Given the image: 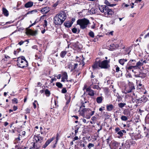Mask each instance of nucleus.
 Segmentation results:
<instances>
[{
	"label": "nucleus",
	"instance_id": "1",
	"mask_svg": "<svg viewBox=\"0 0 149 149\" xmlns=\"http://www.w3.org/2000/svg\"><path fill=\"white\" fill-rule=\"evenodd\" d=\"M66 18L65 12L62 11L56 15L54 18V23L55 25H58L61 24Z\"/></svg>",
	"mask_w": 149,
	"mask_h": 149
},
{
	"label": "nucleus",
	"instance_id": "2",
	"mask_svg": "<svg viewBox=\"0 0 149 149\" xmlns=\"http://www.w3.org/2000/svg\"><path fill=\"white\" fill-rule=\"evenodd\" d=\"M99 8L100 12L103 13V15L105 17H111L114 13L113 11L106 5L100 6Z\"/></svg>",
	"mask_w": 149,
	"mask_h": 149
},
{
	"label": "nucleus",
	"instance_id": "3",
	"mask_svg": "<svg viewBox=\"0 0 149 149\" xmlns=\"http://www.w3.org/2000/svg\"><path fill=\"white\" fill-rule=\"evenodd\" d=\"M90 24L89 20L85 18L79 19L77 21V24L79 25L80 28L82 29L86 28L88 25Z\"/></svg>",
	"mask_w": 149,
	"mask_h": 149
},
{
	"label": "nucleus",
	"instance_id": "4",
	"mask_svg": "<svg viewBox=\"0 0 149 149\" xmlns=\"http://www.w3.org/2000/svg\"><path fill=\"white\" fill-rule=\"evenodd\" d=\"M17 65L19 67L24 68L28 66V63L25 57L22 56L18 58L17 60Z\"/></svg>",
	"mask_w": 149,
	"mask_h": 149
},
{
	"label": "nucleus",
	"instance_id": "5",
	"mask_svg": "<svg viewBox=\"0 0 149 149\" xmlns=\"http://www.w3.org/2000/svg\"><path fill=\"white\" fill-rule=\"evenodd\" d=\"M100 62V68H101L107 69L110 68V65L109 64L110 60H104Z\"/></svg>",
	"mask_w": 149,
	"mask_h": 149
},
{
	"label": "nucleus",
	"instance_id": "6",
	"mask_svg": "<svg viewBox=\"0 0 149 149\" xmlns=\"http://www.w3.org/2000/svg\"><path fill=\"white\" fill-rule=\"evenodd\" d=\"M62 74V77H61V81L64 82L66 80H67V81L68 82H71L72 83L73 82L74 83V81L73 80H68V75L67 72H63L61 73Z\"/></svg>",
	"mask_w": 149,
	"mask_h": 149
},
{
	"label": "nucleus",
	"instance_id": "7",
	"mask_svg": "<svg viewBox=\"0 0 149 149\" xmlns=\"http://www.w3.org/2000/svg\"><path fill=\"white\" fill-rule=\"evenodd\" d=\"M83 89V90H86V91L88 92V95L90 96H93L94 95L95 93L94 91L92 90L90 87H87L86 84L84 86Z\"/></svg>",
	"mask_w": 149,
	"mask_h": 149
},
{
	"label": "nucleus",
	"instance_id": "8",
	"mask_svg": "<svg viewBox=\"0 0 149 149\" xmlns=\"http://www.w3.org/2000/svg\"><path fill=\"white\" fill-rule=\"evenodd\" d=\"M120 144L119 143L115 141H112L111 143V149H118V146Z\"/></svg>",
	"mask_w": 149,
	"mask_h": 149
},
{
	"label": "nucleus",
	"instance_id": "9",
	"mask_svg": "<svg viewBox=\"0 0 149 149\" xmlns=\"http://www.w3.org/2000/svg\"><path fill=\"white\" fill-rule=\"evenodd\" d=\"M127 86H125V89L127 93L131 92L132 90L135 89L134 86L133 84H127Z\"/></svg>",
	"mask_w": 149,
	"mask_h": 149
},
{
	"label": "nucleus",
	"instance_id": "10",
	"mask_svg": "<svg viewBox=\"0 0 149 149\" xmlns=\"http://www.w3.org/2000/svg\"><path fill=\"white\" fill-rule=\"evenodd\" d=\"M109 46V47H108L109 49L111 51H113L115 49L118 48L119 46V45L117 43H115L111 44Z\"/></svg>",
	"mask_w": 149,
	"mask_h": 149
},
{
	"label": "nucleus",
	"instance_id": "11",
	"mask_svg": "<svg viewBox=\"0 0 149 149\" xmlns=\"http://www.w3.org/2000/svg\"><path fill=\"white\" fill-rule=\"evenodd\" d=\"M55 137H54L52 138L48 139L45 143V144L42 146V148H45L49 145V143L51 142L54 140L55 139Z\"/></svg>",
	"mask_w": 149,
	"mask_h": 149
},
{
	"label": "nucleus",
	"instance_id": "12",
	"mask_svg": "<svg viewBox=\"0 0 149 149\" xmlns=\"http://www.w3.org/2000/svg\"><path fill=\"white\" fill-rule=\"evenodd\" d=\"M27 34H29L33 36H36L37 34V31L35 30L34 31L31 29H29L26 32Z\"/></svg>",
	"mask_w": 149,
	"mask_h": 149
},
{
	"label": "nucleus",
	"instance_id": "13",
	"mask_svg": "<svg viewBox=\"0 0 149 149\" xmlns=\"http://www.w3.org/2000/svg\"><path fill=\"white\" fill-rule=\"evenodd\" d=\"M100 61H95L94 64L92 65V67L93 69H95L100 68Z\"/></svg>",
	"mask_w": 149,
	"mask_h": 149
},
{
	"label": "nucleus",
	"instance_id": "14",
	"mask_svg": "<svg viewBox=\"0 0 149 149\" xmlns=\"http://www.w3.org/2000/svg\"><path fill=\"white\" fill-rule=\"evenodd\" d=\"M49 10V8L46 6L42 8L40 11L42 14H45L47 13Z\"/></svg>",
	"mask_w": 149,
	"mask_h": 149
},
{
	"label": "nucleus",
	"instance_id": "15",
	"mask_svg": "<svg viewBox=\"0 0 149 149\" xmlns=\"http://www.w3.org/2000/svg\"><path fill=\"white\" fill-rule=\"evenodd\" d=\"M136 62V60L135 59L130 60L128 63V65L134 66L135 63Z\"/></svg>",
	"mask_w": 149,
	"mask_h": 149
},
{
	"label": "nucleus",
	"instance_id": "16",
	"mask_svg": "<svg viewBox=\"0 0 149 149\" xmlns=\"http://www.w3.org/2000/svg\"><path fill=\"white\" fill-rule=\"evenodd\" d=\"M33 2H28L25 4L24 7L26 8H30L33 5Z\"/></svg>",
	"mask_w": 149,
	"mask_h": 149
},
{
	"label": "nucleus",
	"instance_id": "17",
	"mask_svg": "<svg viewBox=\"0 0 149 149\" xmlns=\"http://www.w3.org/2000/svg\"><path fill=\"white\" fill-rule=\"evenodd\" d=\"M3 14L6 17H8L9 15V13L8 10L5 8H2Z\"/></svg>",
	"mask_w": 149,
	"mask_h": 149
},
{
	"label": "nucleus",
	"instance_id": "18",
	"mask_svg": "<svg viewBox=\"0 0 149 149\" xmlns=\"http://www.w3.org/2000/svg\"><path fill=\"white\" fill-rule=\"evenodd\" d=\"M35 138L37 142L38 141H39L41 143L43 141V138L39 135L36 136Z\"/></svg>",
	"mask_w": 149,
	"mask_h": 149
},
{
	"label": "nucleus",
	"instance_id": "19",
	"mask_svg": "<svg viewBox=\"0 0 149 149\" xmlns=\"http://www.w3.org/2000/svg\"><path fill=\"white\" fill-rule=\"evenodd\" d=\"M79 43V42L77 41L75 42L72 43V46L75 49H77L79 48V46L78 45Z\"/></svg>",
	"mask_w": 149,
	"mask_h": 149
},
{
	"label": "nucleus",
	"instance_id": "20",
	"mask_svg": "<svg viewBox=\"0 0 149 149\" xmlns=\"http://www.w3.org/2000/svg\"><path fill=\"white\" fill-rule=\"evenodd\" d=\"M40 147V146L37 145V142H36L33 143V147L32 148H30V149H31L32 148H36V149H38Z\"/></svg>",
	"mask_w": 149,
	"mask_h": 149
},
{
	"label": "nucleus",
	"instance_id": "21",
	"mask_svg": "<svg viewBox=\"0 0 149 149\" xmlns=\"http://www.w3.org/2000/svg\"><path fill=\"white\" fill-rule=\"evenodd\" d=\"M114 108L113 105L111 104L108 105L107 106V111H111Z\"/></svg>",
	"mask_w": 149,
	"mask_h": 149
},
{
	"label": "nucleus",
	"instance_id": "22",
	"mask_svg": "<svg viewBox=\"0 0 149 149\" xmlns=\"http://www.w3.org/2000/svg\"><path fill=\"white\" fill-rule=\"evenodd\" d=\"M105 3L106 5L111 7H113L116 5V4H111L108 1L106 0L104 2Z\"/></svg>",
	"mask_w": 149,
	"mask_h": 149
},
{
	"label": "nucleus",
	"instance_id": "23",
	"mask_svg": "<svg viewBox=\"0 0 149 149\" xmlns=\"http://www.w3.org/2000/svg\"><path fill=\"white\" fill-rule=\"evenodd\" d=\"M89 105V102L87 101H85L84 103H82V105L81 107H80V108H81L82 107H87Z\"/></svg>",
	"mask_w": 149,
	"mask_h": 149
},
{
	"label": "nucleus",
	"instance_id": "24",
	"mask_svg": "<svg viewBox=\"0 0 149 149\" xmlns=\"http://www.w3.org/2000/svg\"><path fill=\"white\" fill-rule=\"evenodd\" d=\"M127 61V60L125 59H121L119 60V63L121 65H123L125 62Z\"/></svg>",
	"mask_w": 149,
	"mask_h": 149
},
{
	"label": "nucleus",
	"instance_id": "25",
	"mask_svg": "<svg viewBox=\"0 0 149 149\" xmlns=\"http://www.w3.org/2000/svg\"><path fill=\"white\" fill-rule=\"evenodd\" d=\"M103 98L102 96L97 97L96 98V101L98 103H101L102 101Z\"/></svg>",
	"mask_w": 149,
	"mask_h": 149
},
{
	"label": "nucleus",
	"instance_id": "26",
	"mask_svg": "<svg viewBox=\"0 0 149 149\" xmlns=\"http://www.w3.org/2000/svg\"><path fill=\"white\" fill-rule=\"evenodd\" d=\"M134 68H135L134 66L128 65V64H127V65L126 66V69L127 72H128L127 70H130Z\"/></svg>",
	"mask_w": 149,
	"mask_h": 149
},
{
	"label": "nucleus",
	"instance_id": "27",
	"mask_svg": "<svg viewBox=\"0 0 149 149\" xmlns=\"http://www.w3.org/2000/svg\"><path fill=\"white\" fill-rule=\"evenodd\" d=\"M72 25V23H71L70 22L68 21L66 22L65 23V27L67 28L70 27Z\"/></svg>",
	"mask_w": 149,
	"mask_h": 149
},
{
	"label": "nucleus",
	"instance_id": "28",
	"mask_svg": "<svg viewBox=\"0 0 149 149\" xmlns=\"http://www.w3.org/2000/svg\"><path fill=\"white\" fill-rule=\"evenodd\" d=\"M67 53V52L66 51H62L60 53V56L63 58L65 56Z\"/></svg>",
	"mask_w": 149,
	"mask_h": 149
},
{
	"label": "nucleus",
	"instance_id": "29",
	"mask_svg": "<svg viewBox=\"0 0 149 149\" xmlns=\"http://www.w3.org/2000/svg\"><path fill=\"white\" fill-rule=\"evenodd\" d=\"M79 128V126H78V125H76V126L75 127V134H74V136H76L77 135V134L78 132V130Z\"/></svg>",
	"mask_w": 149,
	"mask_h": 149
},
{
	"label": "nucleus",
	"instance_id": "30",
	"mask_svg": "<svg viewBox=\"0 0 149 149\" xmlns=\"http://www.w3.org/2000/svg\"><path fill=\"white\" fill-rule=\"evenodd\" d=\"M97 80L95 78L92 79L91 81L92 84H99V83L97 82Z\"/></svg>",
	"mask_w": 149,
	"mask_h": 149
},
{
	"label": "nucleus",
	"instance_id": "31",
	"mask_svg": "<svg viewBox=\"0 0 149 149\" xmlns=\"http://www.w3.org/2000/svg\"><path fill=\"white\" fill-rule=\"evenodd\" d=\"M45 93L47 97L49 96L50 94V92L47 89L45 90Z\"/></svg>",
	"mask_w": 149,
	"mask_h": 149
},
{
	"label": "nucleus",
	"instance_id": "32",
	"mask_svg": "<svg viewBox=\"0 0 149 149\" xmlns=\"http://www.w3.org/2000/svg\"><path fill=\"white\" fill-rule=\"evenodd\" d=\"M82 111H83V113H84V115H85V114L87 111H88V112H89V111H91V109H87L86 108H84L82 109Z\"/></svg>",
	"mask_w": 149,
	"mask_h": 149
},
{
	"label": "nucleus",
	"instance_id": "33",
	"mask_svg": "<svg viewBox=\"0 0 149 149\" xmlns=\"http://www.w3.org/2000/svg\"><path fill=\"white\" fill-rule=\"evenodd\" d=\"M141 63L140 61H139L136 63V64L135 65H134V67L135 69H137L139 67L141 66Z\"/></svg>",
	"mask_w": 149,
	"mask_h": 149
},
{
	"label": "nucleus",
	"instance_id": "34",
	"mask_svg": "<svg viewBox=\"0 0 149 149\" xmlns=\"http://www.w3.org/2000/svg\"><path fill=\"white\" fill-rule=\"evenodd\" d=\"M120 118L122 120L124 121H126L128 119L127 117V116H122Z\"/></svg>",
	"mask_w": 149,
	"mask_h": 149
},
{
	"label": "nucleus",
	"instance_id": "35",
	"mask_svg": "<svg viewBox=\"0 0 149 149\" xmlns=\"http://www.w3.org/2000/svg\"><path fill=\"white\" fill-rule=\"evenodd\" d=\"M94 146V143H88L87 147L89 149H91L92 147Z\"/></svg>",
	"mask_w": 149,
	"mask_h": 149
},
{
	"label": "nucleus",
	"instance_id": "36",
	"mask_svg": "<svg viewBox=\"0 0 149 149\" xmlns=\"http://www.w3.org/2000/svg\"><path fill=\"white\" fill-rule=\"evenodd\" d=\"M89 35L92 38L94 37V34L93 32L92 31H90L88 33Z\"/></svg>",
	"mask_w": 149,
	"mask_h": 149
},
{
	"label": "nucleus",
	"instance_id": "37",
	"mask_svg": "<svg viewBox=\"0 0 149 149\" xmlns=\"http://www.w3.org/2000/svg\"><path fill=\"white\" fill-rule=\"evenodd\" d=\"M54 77H52V78L50 82L51 83H52L54 81H56V77H54Z\"/></svg>",
	"mask_w": 149,
	"mask_h": 149
},
{
	"label": "nucleus",
	"instance_id": "38",
	"mask_svg": "<svg viewBox=\"0 0 149 149\" xmlns=\"http://www.w3.org/2000/svg\"><path fill=\"white\" fill-rule=\"evenodd\" d=\"M126 105L125 103H120L118 104V106L120 108H123Z\"/></svg>",
	"mask_w": 149,
	"mask_h": 149
},
{
	"label": "nucleus",
	"instance_id": "39",
	"mask_svg": "<svg viewBox=\"0 0 149 149\" xmlns=\"http://www.w3.org/2000/svg\"><path fill=\"white\" fill-rule=\"evenodd\" d=\"M117 134L119 135V136H118L119 138L122 137L123 135L121 130L120 131L118 132Z\"/></svg>",
	"mask_w": 149,
	"mask_h": 149
},
{
	"label": "nucleus",
	"instance_id": "40",
	"mask_svg": "<svg viewBox=\"0 0 149 149\" xmlns=\"http://www.w3.org/2000/svg\"><path fill=\"white\" fill-rule=\"evenodd\" d=\"M123 113L124 115L127 116L130 115V112L129 111L127 110L124 111L123 112Z\"/></svg>",
	"mask_w": 149,
	"mask_h": 149
},
{
	"label": "nucleus",
	"instance_id": "41",
	"mask_svg": "<svg viewBox=\"0 0 149 149\" xmlns=\"http://www.w3.org/2000/svg\"><path fill=\"white\" fill-rule=\"evenodd\" d=\"M60 137L59 134L58 133H57L56 135V144H57V143L58 142L59 139Z\"/></svg>",
	"mask_w": 149,
	"mask_h": 149
},
{
	"label": "nucleus",
	"instance_id": "42",
	"mask_svg": "<svg viewBox=\"0 0 149 149\" xmlns=\"http://www.w3.org/2000/svg\"><path fill=\"white\" fill-rule=\"evenodd\" d=\"M93 88L94 89H96L97 90L100 89V88L98 85H95L93 86Z\"/></svg>",
	"mask_w": 149,
	"mask_h": 149
},
{
	"label": "nucleus",
	"instance_id": "43",
	"mask_svg": "<svg viewBox=\"0 0 149 149\" xmlns=\"http://www.w3.org/2000/svg\"><path fill=\"white\" fill-rule=\"evenodd\" d=\"M72 31L73 33H76L77 31V29L74 28L72 29Z\"/></svg>",
	"mask_w": 149,
	"mask_h": 149
},
{
	"label": "nucleus",
	"instance_id": "44",
	"mask_svg": "<svg viewBox=\"0 0 149 149\" xmlns=\"http://www.w3.org/2000/svg\"><path fill=\"white\" fill-rule=\"evenodd\" d=\"M78 111L79 113V114L81 116H85V115H84V113H83V111H82V110H79Z\"/></svg>",
	"mask_w": 149,
	"mask_h": 149
},
{
	"label": "nucleus",
	"instance_id": "45",
	"mask_svg": "<svg viewBox=\"0 0 149 149\" xmlns=\"http://www.w3.org/2000/svg\"><path fill=\"white\" fill-rule=\"evenodd\" d=\"M116 72H118L119 71L121 72V75L122 74V71H121V70H120V68L118 66H117V67L116 68Z\"/></svg>",
	"mask_w": 149,
	"mask_h": 149
},
{
	"label": "nucleus",
	"instance_id": "46",
	"mask_svg": "<svg viewBox=\"0 0 149 149\" xmlns=\"http://www.w3.org/2000/svg\"><path fill=\"white\" fill-rule=\"evenodd\" d=\"M54 77H56V79H60L62 77V75L61 74H58V75H56V74H55Z\"/></svg>",
	"mask_w": 149,
	"mask_h": 149
},
{
	"label": "nucleus",
	"instance_id": "47",
	"mask_svg": "<svg viewBox=\"0 0 149 149\" xmlns=\"http://www.w3.org/2000/svg\"><path fill=\"white\" fill-rule=\"evenodd\" d=\"M89 112H88L89 115L91 116H92V115H93L94 113H95V111H89Z\"/></svg>",
	"mask_w": 149,
	"mask_h": 149
},
{
	"label": "nucleus",
	"instance_id": "48",
	"mask_svg": "<svg viewBox=\"0 0 149 149\" xmlns=\"http://www.w3.org/2000/svg\"><path fill=\"white\" fill-rule=\"evenodd\" d=\"M67 92V91L66 89V88H63L62 91H61V92L62 93H65Z\"/></svg>",
	"mask_w": 149,
	"mask_h": 149
},
{
	"label": "nucleus",
	"instance_id": "49",
	"mask_svg": "<svg viewBox=\"0 0 149 149\" xmlns=\"http://www.w3.org/2000/svg\"><path fill=\"white\" fill-rule=\"evenodd\" d=\"M37 103V102L36 100L33 103V108L34 109L36 108V104Z\"/></svg>",
	"mask_w": 149,
	"mask_h": 149
},
{
	"label": "nucleus",
	"instance_id": "50",
	"mask_svg": "<svg viewBox=\"0 0 149 149\" xmlns=\"http://www.w3.org/2000/svg\"><path fill=\"white\" fill-rule=\"evenodd\" d=\"M146 76V74H139V77H144Z\"/></svg>",
	"mask_w": 149,
	"mask_h": 149
},
{
	"label": "nucleus",
	"instance_id": "51",
	"mask_svg": "<svg viewBox=\"0 0 149 149\" xmlns=\"http://www.w3.org/2000/svg\"><path fill=\"white\" fill-rule=\"evenodd\" d=\"M107 84H113V81L112 80H109L107 81Z\"/></svg>",
	"mask_w": 149,
	"mask_h": 149
},
{
	"label": "nucleus",
	"instance_id": "52",
	"mask_svg": "<svg viewBox=\"0 0 149 149\" xmlns=\"http://www.w3.org/2000/svg\"><path fill=\"white\" fill-rule=\"evenodd\" d=\"M116 132H118L120 131V128L118 127H117L115 128V130Z\"/></svg>",
	"mask_w": 149,
	"mask_h": 149
},
{
	"label": "nucleus",
	"instance_id": "53",
	"mask_svg": "<svg viewBox=\"0 0 149 149\" xmlns=\"http://www.w3.org/2000/svg\"><path fill=\"white\" fill-rule=\"evenodd\" d=\"M44 27H47V21L46 20H44Z\"/></svg>",
	"mask_w": 149,
	"mask_h": 149
},
{
	"label": "nucleus",
	"instance_id": "54",
	"mask_svg": "<svg viewBox=\"0 0 149 149\" xmlns=\"http://www.w3.org/2000/svg\"><path fill=\"white\" fill-rule=\"evenodd\" d=\"M12 102H13L14 103H17V100L15 98H14L12 100Z\"/></svg>",
	"mask_w": 149,
	"mask_h": 149
},
{
	"label": "nucleus",
	"instance_id": "55",
	"mask_svg": "<svg viewBox=\"0 0 149 149\" xmlns=\"http://www.w3.org/2000/svg\"><path fill=\"white\" fill-rule=\"evenodd\" d=\"M83 117L87 119H89L91 118V116L89 114L88 115H86V116H85Z\"/></svg>",
	"mask_w": 149,
	"mask_h": 149
},
{
	"label": "nucleus",
	"instance_id": "56",
	"mask_svg": "<svg viewBox=\"0 0 149 149\" xmlns=\"http://www.w3.org/2000/svg\"><path fill=\"white\" fill-rule=\"evenodd\" d=\"M32 48L33 49H36L37 50L38 49V46L36 45H34L32 47Z\"/></svg>",
	"mask_w": 149,
	"mask_h": 149
},
{
	"label": "nucleus",
	"instance_id": "57",
	"mask_svg": "<svg viewBox=\"0 0 149 149\" xmlns=\"http://www.w3.org/2000/svg\"><path fill=\"white\" fill-rule=\"evenodd\" d=\"M26 113H30V110L29 108H27L25 110Z\"/></svg>",
	"mask_w": 149,
	"mask_h": 149
},
{
	"label": "nucleus",
	"instance_id": "58",
	"mask_svg": "<svg viewBox=\"0 0 149 149\" xmlns=\"http://www.w3.org/2000/svg\"><path fill=\"white\" fill-rule=\"evenodd\" d=\"M31 11L32 12V14H33L34 13H36L38 12L37 9H35V10H31Z\"/></svg>",
	"mask_w": 149,
	"mask_h": 149
},
{
	"label": "nucleus",
	"instance_id": "59",
	"mask_svg": "<svg viewBox=\"0 0 149 149\" xmlns=\"http://www.w3.org/2000/svg\"><path fill=\"white\" fill-rule=\"evenodd\" d=\"M82 120V121L84 123H88V122H89L88 121L87 122L86 120L84 118Z\"/></svg>",
	"mask_w": 149,
	"mask_h": 149
},
{
	"label": "nucleus",
	"instance_id": "60",
	"mask_svg": "<svg viewBox=\"0 0 149 149\" xmlns=\"http://www.w3.org/2000/svg\"><path fill=\"white\" fill-rule=\"evenodd\" d=\"M148 37L149 38V32L145 35L144 38H146Z\"/></svg>",
	"mask_w": 149,
	"mask_h": 149
},
{
	"label": "nucleus",
	"instance_id": "61",
	"mask_svg": "<svg viewBox=\"0 0 149 149\" xmlns=\"http://www.w3.org/2000/svg\"><path fill=\"white\" fill-rule=\"evenodd\" d=\"M79 138L78 136H75L73 139V141H74L75 140H77Z\"/></svg>",
	"mask_w": 149,
	"mask_h": 149
},
{
	"label": "nucleus",
	"instance_id": "62",
	"mask_svg": "<svg viewBox=\"0 0 149 149\" xmlns=\"http://www.w3.org/2000/svg\"><path fill=\"white\" fill-rule=\"evenodd\" d=\"M17 107L15 106H14L13 107V110L14 111H15L17 109Z\"/></svg>",
	"mask_w": 149,
	"mask_h": 149
},
{
	"label": "nucleus",
	"instance_id": "63",
	"mask_svg": "<svg viewBox=\"0 0 149 149\" xmlns=\"http://www.w3.org/2000/svg\"><path fill=\"white\" fill-rule=\"evenodd\" d=\"M37 60H38V62H41L42 60L40 58V57H39L38 59Z\"/></svg>",
	"mask_w": 149,
	"mask_h": 149
},
{
	"label": "nucleus",
	"instance_id": "64",
	"mask_svg": "<svg viewBox=\"0 0 149 149\" xmlns=\"http://www.w3.org/2000/svg\"><path fill=\"white\" fill-rule=\"evenodd\" d=\"M96 118L95 116H93L92 117L91 119L93 121L95 120H96Z\"/></svg>",
	"mask_w": 149,
	"mask_h": 149
}]
</instances>
